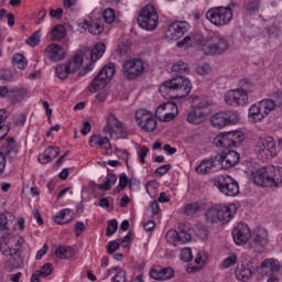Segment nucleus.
Wrapping results in <instances>:
<instances>
[{"label":"nucleus","mask_w":282,"mask_h":282,"mask_svg":"<svg viewBox=\"0 0 282 282\" xmlns=\"http://www.w3.org/2000/svg\"><path fill=\"white\" fill-rule=\"evenodd\" d=\"M89 145L93 149H106V151H108V153H113V148L111 147L109 139L106 137H101V135L90 137Z\"/></svg>","instance_id":"obj_24"},{"label":"nucleus","mask_w":282,"mask_h":282,"mask_svg":"<svg viewBox=\"0 0 282 282\" xmlns=\"http://www.w3.org/2000/svg\"><path fill=\"white\" fill-rule=\"evenodd\" d=\"M55 256L58 259H72V257H74V249L69 246L58 247L55 251Z\"/></svg>","instance_id":"obj_40"},{"label":"nucleus","mask_w":282,"mask_h":282,"mask_svg":"<svg viewBox=\"0 0 282 282\" xmlns=\"http://www.w3.org/2000/svg\"><path fill=\"white\" fill-rule=\"evenodd\" d=\"M117 231H118V220L116 219L109 220L106 235L108 237H111V235H116Z\"/></svg>","instance_id":"obj_54"},{"label":"nucleus","mask_w":282,"mask_h":282,"mask_svg":"<svg viewBox=\"0 0 282 282\" xmlns=\"http://www.w3.org/2000/svg\"><path fill=\"white\" fill-rule=\"evenodd\" d=\"M225 118L227 120V126L237 124L241 121V117L237 111H225Z\"/></svg>","instance_id":"obj_46"},{"label":"nucleus","mask_w":282,"mask_h":282,"mask_svg":"<svg viewBox=\"0 0 282 282\" xmlns=\"http://www.w3.org/2000/svg\"><path fill=\"white\" fill-rule=\"evenodd\" d=\"M113 74H116V64L109 63L104 66L88 87L90 94H96V91H100V89L107 87L109 80L113 78Z\"/></svg>","instance_id":"obj_9"},{"label":"nucleus","mask_w":282,"mask_h":282,"mask_svg":"<svg viewBox=\"0 0 282 282\" xmlns=\"http://www.w3.org/2000/svg\"><path fill=\"white\" fill-rule=\"evenodd\" d=\"M213 113V100L207 96H196L192 101V110L187 113L189 124H202Z\"/></svg>","instance_id":"obj_2"},{"label":"nucleus","mask_w":282,"mask_h":282,"mask_svg":"<svg viewBox=\"0 0 282 282\" xmlns=\"http://www.w3.org/2000/svg\"><path fill=\"white\" fill-rule=\"evenodd\" d=\"M256 152L260 160H273L279 154L276 141L272 137H260L257 141Z\"/></svg>","instance_id":"obj_8"},{"label":"nucleus","mask_w":282,"mask_h":282,"mask_svg":"<svg viewBox=\"0 0 282 282\" xmlns=\"http://www.w3.org/2000/svg\"><path fill=\"white\" fill-rule=\"evenodd\" d=\"M208 261V252L205 250H200L197 252L196 258H195V263L197 267H194L192 272H197L199 268H203V265Z\"/></svg>","instance_id":"obj_39"},{"label":"nucleus","mask_w":282,"mask_h":282,"mask_svg":"<svg viewBox=\"0 0 282 282\" xmlns=\"http://www.w3.org/2000/svg\"><path fill=\"white\" fill-rule=\"evenodd\" d=\"M274 111V101L270 99H263L257 104H253L249 108V120L250 122H261L268 118V115Z\"/></svg>","instance_id":"obj_10"},{"label":"nucleus","mask_w":282,"mask_h":282,"mask_svg":"<svg viewBox=\"0 0 282 282\" xmlns=\"http://www.w3.org/2000/svg\"><path fill=\"white\" fill-rule=\"evenodd\" d=\"M230 47V40L223 34H215L205 39L200 44V50L205 56H221L228 52Z\"/></svg>","instance_id":"obj_5"},{"label":"nucleus","mask_w":282,"mask_h":282,"mask_svg":"<svg viewBox=\"0 0 282 282\" xmlns=\"http://www.w3.org/2000/svg\"><path fill=\"white\" fill-rule=\"evenodd\" d=\"M238 261V257L236 253L228 256L221 263L223 268L228 270V268H232V265H236Z\"/></svg>","instance_id":"obj_52"},{"label":"nucleus","mask_w":282,"mask_h":282,"mask_svg":"<svg viewBox=\"0 0 282 282\" xmlns=\"http://www.w3.org/2000/svg\"><path fill=\"white\" fill-rule=\"evenodd\" d=\"M104 133L109 135L111 140H124L127 138V129L113 115H109Z\"/></svg>","instance_id":"obj_12"},{"label":"nucleus","mask_w":282,"mask_h":282,"mask_svg":"<svg viewBox=\"0 0 282 282\" xmlns=\"http://www.w3.org/2000/svg\"><path fill=\"white\" fill-rule=\"evenodd\" d=\"M135 122L141 131L153 133L158 129V118L155 115L147 109H140L135 112Z\"/></svg>","instance_id":"obj_11"},{"label":"nucleus","mask_w":282,"mask_h":282,"mask_svg":"<svg viewBox=\"0 0 282 282\" xmlns=\"http://www.w3.org/2000/svg\"><path fill=\"white\" fill-rule=\"evenodd\" d=\"M24 239L19 236L4 238L0 243V250L4 257H14L23 247Z\"/></svg>","instance_id":"obj_16"},{"label":"nucleus","mask_w":282,"mask_h":282,"mask_svg":"<svg viewBox=\"0 0 282 282\" xmlns=\"http://www.w3.org/2000/svg\"><path fill=\"white\" fill-rule=\"evenodd\" d=\"M13 79H14V75H12V70L6 69V68L0 69V80L12 83Z\"/></svg>","instance_id":"obj_56"},{"label":"nucleus","mask_w":282,"mask_h":282,"mask_svg":"<svg viewBox=\"0 0 282 282\" xmlns=\"http://www.w3.org/2000/svg\"><path fill=\"white\" fill-rule=\"evenodd\" d=\"M105 50H107V47L105 46V43H97L90 53L91 63H96V61H99V58H102V55L105 54Z\"/></svg>","instance_id":"obj_38"},{"label":"nucleus","mask_w":282,"mask_h":282,"mask_svg":"<svg viewBox=\"0 0 282 282\" xmlns=\"http://www.w3.org/2000/svg\"><path fill=\"white\" fill-rule=\"evenodd\" d=\"M55 74L57 78L61 80H65L69 74H72V70H69V66H67L66 63L58 64L55 68Z\"/></svg>","instance_id":"obj_42"},{"label":"nucleus","mask_w":282,"mask_h":282,"mask_svg":"<svg viewBox=\"0 0 282 282\" xmlns=\"http://www.w3.org/2000/svg\"><path fill=\"white\" fill-rule=\"evenodd\" d=\"M165 239L167 243H171L172 246H180L178 231L175 229L167 230L165 235Z\"/></svg>","instance_id":"obj_43"},{"label":"nucleus","mask_w":282,"mask_h":282,"mask_svg":"<svg viewBox=\"0 0 282 282\" xmlns=\"http://www.w3.org/2000/svg\"><path fill=\"white\" fill-rule=\"evenodd\" d=\"M269 100H271V102H273L274 108L281 107L282 106V93H274L272 95V99H269Z\"/></svg>","instance_id":"obj_64"},{"label":"nucleus","mask_w":282,"mask_h":282,"mask_svg":"<svg viewBox=\"0 0 282 282\" xmlns=\"http://www.w3.org/2000/svg\"><path fill=\"white\" fill-rule=\"evenodd\" d=\"M205 17L216 28H224L232 21V9L230 7H215L209 9Z\"/></svg>","instance_id":"obj_7"},{"label":"nucleus","mask_w":282,"mask_h":282,"mask_svg":"<svg viewBox=\"0 0 282 282\" xmlns=\"http://www.w3.org/2000/svg\"><path fill=\"white\" fill-rule=\"evenodd\" d=\"M28 45L31 47H36L41 43V30L35 31L28 40Z\"/></svg>","instance_id":"obj_51"},{"label":"nucleus","mask_w":282,"mask_h":282,"mask_svg":"<svg viewBox=\"0 0 282 282\" xmlns=\"http://www.w3.org/2000/svg\"><path fill=\"white\" fill-rule=\"evenodd\" d=\"M215 144L216 147H219L220 149H232L235 148V144L232 143V139L230 138V134L228 132H221L215 138Z\"/></svg>","instance_id":"obj_29"},{"label":"nucleus","mask_w":282,"mask_h":282,"mask_svg":"<svg viewBox=\"0 0 282 282\" xmlns=\"http://www.w3.org/2000/svg\"><path fill=\"white\" fill-rule=\"evenodd\" d=\"M240 87L228 90L225 94V102L229 107H246L248 105V95L254 91V84L250 79H242Z\"/></svg>","instance_id":"obj_3"},{"label":"nucleus","mask_w":282,"mask_h":282,"mask_svg":"<svg viewBox=\"0 0 282 282\" xmlns=\"http://www.w3.org/2000/svg\"><path fill=\"white\" fill-rule=\"evenodd\" d=\"M262 272L272 276L275 272H279V261L274 259H265L261 264Z\"/></svg>","instance_id":"obj_32"},{"label":"nucleus","mask_w":282,"mask_h":282,"mask_svg":"<svg viewBox=\"0 0 282 282\" xmlns=\"http://www.w3.org/2000/svg\"><path fill=\"white\" fill-rule=\"evenodd\" d=\"M236 279L238 281H250L252 278V270L249 269L248 264L238 263L235 270Z\"/></svg>","instance_id":"obj_27"},{"label":"nucleus","mask_w":282,"mask_h":282,"mask_svg":"<svg viewBox=\"0 0 282 282\" xmlns=\"http://www.w3.org/2000/svg\"><path fill=\"white\" fill-rule=\"evenodd\" d=\"M25 98H28V88L25 87H17L9 93L11 102H21V100H25Z\"/></svg>","instance_id":"obj_30"},{"label":"nucleus","mask_w":282,"mask_h":282,"mask_svg":"<svg viewBox=\"0 0 282 282\" xmlns=\"http://www.w3.org/2000/svg\"><path fill=\"white\" fill-rule=\"evenodd\" d=\"M234 241L237 246H246L248 241H250V237H252V232L250 231V227L246 224L240 223L238 224L232 232Z\"/></svg>","instance_id":"obj_19"},{"label":"nucleus","mask_w":282,"mask_h":282,"mask_svg":"<svg viewBox=\"0 0 282 282\" xmlns=\"http://www.w3.org/2000/svg\"><path fill=\"white\" fill-rule=\"evenodd\" d=\"M112 282H127V272L119 270L115 276L111 278Z\"/></svg>","instance_id":"obj_63"},{"label":"nucleus","mask_w":282,"mask_h":282,"mask_svg":"<svg viewBox=\"0 0 282 282\" xmlns=\"http://www.w3.org/2000/svg\"><path fill=\"white\" fill-rule=\"evenodd\" d=\"M188 32V22L186 21H176L169 25L165 36L169 41H178Z\"/></svg>","instance_id":"obj_17"},{"label":"nucleus","mask_w":282,"mask_h":282,"mask_svg":"<svg viewBox=\"0 0 282 282\" xmlns=\"http://www.w3.org/2000/svg\"><path fill=\"white\" fill-rule=\"evenodd\" d=\"M67 36V30L65 29V25L57 24L53 26L51 30V39L52 41H61Z\"/></svg>","instance_id":"obj_35"},{"label":"nucleus","mask_w":282,"mask_h":282,"mask_svg":"<svg viewBox=\"0 0 282 282\" xmlns=\"http://www.w3.org/2000/svg\"><path fill=\"white\" fill-rule=\"evenodd\" d=\"M210 124L214 129H224L228 127V121L226 119V112H217L210 117Z\"/></svg>","instance_id":"obj_31"},{"label":"nucleus","mask_w":282,"mask_h":282,"mask_svg":"<svg viewBox=\"0 0 282 282\" xmlns=\"http://www.w3.org/2000/svg\"><path fill=\"white\" fill-rule=\"evenodd\" d=\"M137 22L142 30H147L148 32L156 30L160 23V15H158L155 7L153 4H147L139 13Z\"/></svg>","instance_id":"obj_6"},{"label":"nucleus","mask_w":282,"mask_h":282,"mask_svg":"<svg viewBox=\"0 0 282 282\" xmlns=\"http://www.w3.org/2000/svg\"><path fill=\"white\" fill-rule=\"evenodd\" d=\"M118 52H119L120 56H127V54H129V52H131V43H129V42L121 43L118 47Z\"/></svg>","instance_id":"obj_60"},{"label":"nucleus","mask_w":282,"mask_h":282,"mask_svg":"<svg viewBox=\"0 0 282 282\" xmlns=\"http://www.w3.org/2000/svg\"><path fill=\"white\" fill-rule=\"evenodd\" d=\"M53 219L55 224H58L59 226L69 224L74 219V210L70 208L62 209L54 216Z\"/></svg>","instance_id":"obj_26"},{"label":"nucleus","mask_w":282,"mask_h":282,"mask_svg":"<svg viewBox=\"0 0 282 282\" xmlns=\"http://www.w3.org/2000/svg\"><path fill=\"white\" fill-rule=\"evenodd\" d=\"M36 272L40 273L41 279H46V276L52 274V264L45 263L40 270H36Z\"/></svg>","instance_id":"obj_57"},{"label":"nucleus","mask_w":282,"mask_h":282,"mask_svg":"<svg viewBox=\"0 0 282 282\" xmlns=\"http://www.w3.org/2000/svg\"><path fill=\"white\" fill-rule=\"evenodd\" d=\"M192 240H193V236H191V234H188V230L180 227L178 246H182L184 243H191Z\"/></svg>","instance_id":"obj_45"},{"label":"nucleus","mask_w":282,"mask_h":282,"mask_svg":"<svg viewBox=\"0 0 282 282\" xmlns=\"http://www.w3.org/2000/svg\"><path fill=\"white\" fill-rule=\"evenodd\" d=\"M261 6V2L259 1H251L248 2L245 8L247 10V12H249V14H257V12H259V8Z\"/></svg>","instance_id":"obj_53"},{"label":"nucleus","mask_w":282,"mask_h":282,"mask_svg":"<svg viewBox=\"0 0 282 282\" xmlns=\"http://www.w3.org/2000/svg\"><path fill=\"white\" fill-rule=\"evenodd\" d=\"M239 153L237 151L229 150L227 152H221L216 155L218 162V167L221 169H232L239 163Z\"/></svg>","instance_id":"obj_18"},{"label":"nucleus","mask_w":282,"mask_h":282,"mask_svg":"<svg viewBox=\"0 0 282 282\" xmlns=\"http://www.w3.org/2000/svg\"><path fill=\"white\" fill-rule=\"evenodd\" d=\"M58 153H61L58 147H48L44 150L43 154L39 155V162H41V164H47L52 162V160H56Z\"/></svg>","instance_id":"obj_25"},{"label":"nucleus","mask_w":282,"mask_h":282,"mask_svg":"<svg viewBox=\"0 0 282 282\" xmlns=\"http://www.w3.org/2000/svg\"><path fill=\"white\" fill-rule=\"evenodd\" d=\"M8 226H10V220L6 214H0V237H3V230H8Z\"/></svg>","instance_id":"obj_59"},{"label":"nucleus","mask_w":282,"mask_h":282,"mask_svg":"<svg viewBox=\"0 0 282 282\" xmlns=\"http://www.w3.org/2000/svg\"><path fill=\"white\" fill-rule=\"evenodd\" d=\"M104 21L106 23H113V21H116V11H113V9H106L104 11Z\"/></svg>","instance_id":"obj_58"},{"label":"nucleus","mask_w":282,"mask_h":282,"mask_svg":"<svg viewBox=\"0 0 282 282\" xmlns=\"http://www.w3.org/2000/svg\"><path fill=\"white\" fill-rule=\"evenodd\" d=\"M196 74L203 78H208V76L213 75V68L208 64H203L196 67Z\"/></svg>","instance_id":"obj_48"},{"label":"nucleus","mask_w":282,"mask_h":282,"mask_svg":"<svg viewBox=\"0 0 282 282\" xmlns=\"http://www.w3.org/2000/svg\"><path fill=\"white\" fill-rule=\"evenodd\" d=\"M145 188L150 197H158V188H160V185L156 181H149L145 185Z\"/></svg>","instance_id":"obj_50"},{"label":"nucleus","mask_w":282,"mask_h":282,"mask_svg":"<svg viewBox=\"0 0 282 282\" xmlns=\"http://www.w3.org/2000/svg\"><path fill=\"white\" fill-rule=\"evenodd\" d=\"M144 69H147V64H144V61L140 58H130L122 65L123 76L129 80H133L138 78V76H142V74H144Z\"/></svg>","instance_id":"obj_15"},{"label":"nucleus","mask_w":282,"mask_h":282,"mask_svg":"<svg viewBox=\"0 0 282 282\" xmlns=\"http://www.w3.org/2000/svg\"><path fill=\"white\" fill-rule=\"evenodd\" d=\"M184 210H185V215H188V216L196 215V213H199V210H202V204L199 203L187 204L185 205Z\"/></svg>","instance_id":"obj_49"},{"label":"nucleus","mask_w":282,"mask_h":282,"mask_svg":"<svg viewBox=\"0 0 282 282\" xmlns=\"http://www.w3.org/2000/svg\"><path fill=\"white\" fill-rule=\"evenodd\" d=\"M147 155H149V149L144 145L140 147L138 150V156H139V162H141V164H145Z\"/></svg>","instance_id":"obj_61"},{"label":"nucleus","mask_w":282,"mask_h":282,"mask_svg":"<svg viewBox=\"0 0 282 282\" xmlns=\"http://www.w3.org/2000/svg\"><path fill=\"white\" fill-rule=\"evenodd\" d=\"M213 171H220L217 156L205 159L195 167L197 175H207V173H213Z\"/></svg>","instance_id":"obj_20"},{"label":"nucleus","mask_w":282,"mask_h":282,"mask_svg":"<svg viewBox=\"0 0 282 282\" xmlns=\"http://www.w3.org/2000/svg\"><path fill=\"white\" fill-rule=\"evenodd\" d=\"M215 186L227 197H235L239 195V183L230 175H220L215 178Z\"/></svg>","instance_id":"obj_14"},{"label":"nucleus","mask_w":282,"mask_h":282,"mask_svg":"<svg viewBox=\"0 0 282 282\" xmlns=\"http://www.w3.org/2000/svg\"><path fill=\"white\" fill-rule=\"evenodd\" d=\"M263 178H257L259 186H279L282 184V167L276 165H268L262 170Z\"/></svg>","instance_id":"obj_13"},{"label":"nucleus","mask_w":282,"mask_h":282,"mask_svg":"<svg viewBox=\"0 0 282 282\" xmlns=\"http://www.w3.org/2000/svg\"><path fill=\"white\" fill-rule=\"evenodd\" d=\"M177 113H180V108L174 102H167L166 111L160 120L161 122H171V120L177 118Z\"/></svg>","instance_id":"obj_28"},{"label":"nucleus","mask_w":282,"mask_h":282,"mask_svg":"<svg viewBox=\"0 0 282 282\" xmlns=\"http://www.w3.org/2000/svg\"><path fill=\"white\" fill-rule=\"evenodd\" d=\"M44 55L52 63H58L65 58V48L59 44H51L45 48Z\"/></svg>","instance_id":"obj_21"},{"label":"nucleus","mask_w":282,"mask_h":282,"mask_svg":"<svg viewBox=\"0 0 282 282\" xmlns=\"http://www.w3.org/2000/svg\"><path fill=\"white\" fill-rule=\"evenodd\" d=\"M118 182V177L116 174H108L104 178V183L98 186L99 191H111L113 186H116V183Z\"/></svg>","instance_id":"obj_37"},{"label":"nucleus","mask_w":282,"mask_h":282,"mask_svg":"<svg viewBox=\"0 0 282 282\" xmlns=\"http://www.w3.org/2000/svg\"><path fill=\"white\" fill-rule=\"evenodd\" d=\"M191 45H193V37L191 35L185 36L176 43V47H191Z\"/></svg>","instance_id":"obj_62"},{"label":"nucleus","mask_w":282,"mask_h":282,"mask_svg":"<svg viewBox=\"0 0 282 282\" xmlns=\"http://www.w3.org/2000/svg\"><path fill=\"white\" fill-rule=\"evenodd\" d=\"M68 69L70 74H76L83 67V55L76 54L74 55L67 63Z\"/></svg>","instance_id":"obj_34"},{"label":"nucleus","mask_w":282,"mask_h":282,"mask_svg":"<svg viewBox=\"0 0 282 282\" xmlns=\"http://www.w3.org/2000/svg\"><path fill=\"white\" fill-rule=\"evenodd\" d=\"M263 171H265V166L261 167L259 164L254 163V162H247L246 163V170L245 173H247V175H250V177L253 178L254 184H257L259 186V181L258 180H263L264 177V173Z\"/></svg>","instance_id":"obj_22"},{"label":"nucleus","mask_w":282,"mask_h":282,"mask_svg":"<svg viewBox=\"0 0 282 282\" xmlns=\"http://www.w3.org/2000/svg\"><path fill=\"white\" fill-rule=\"evenodd\" d=\"M88 32L89 34H94V35L102 34V32H105V24H102V21L98 19L96 20L90 19V22L88 25Z\"/></svg>","instance_id":"obj_36"},{"label":"nucleus","mask_w":282,"mask_h":282,"mask_svg":"<svg viewBox=\"0 0 282 282\" xmlns=\"http://www.w3.org/2000/svg\"><path fill=\"white\" fill-rule=\"evenodd\" d=\"M254 241L261 246H265V243H268V230L258 229L254 234Z\"/></svg>","instance_id":"obj_47"},{"label":"nucleus","mask_w":282,"mask_h":282,"mask_svg":"<svg viewBox=\"0 0 282 282\" xmlns=\"http://www.w3.org/2000/svg\"><path fill=\"white\" fill-rule=\"evenodd\" d=\"M235 215H237V206L235 204L214 205L206 209L205 219L207 224H228Z\"/></svg>","instance_id":"obj_4"},{"label":"nucleus","mask_w":282,"mask_h":282,"mask_svg":"<svg viewBox=\"0 0 282 282\" xmlns=\"http://www.w3.org/2000/svg\"><path fill=\"white\" fill-rule=\"evenodd\" d=\"M1 151L3 155H9V158H17L19 149L17 148V142H14V139H9L6 144L1 147Z\"/></svg>","instance_id":"obj_33"},{"label":"nucleus","mask_w":282,"mask_h":282,"mask_svg":"<svg viewBox=\"0 0 282 282\" xmlns=\"http://www.w3.org/2000/svg\"><path fill=\"white\" fill-rule=\"evenodd\" d=\"M12 64L13 67H17L18 69H25L28 67V59L23 54L17 53L13 55Z\"/></svg>","instance_id":"obj_41"},{"label":"nucleus","mask_w":282,"mask_h":282,"mask_svg":"<svg viewBox=\"0 0 282 282\" xmlns=\"http://www.w3.org/2000/svg\"><path fill=\"white\" fill-rule=\"evenodd\" d=\"M188 72H191L188 64L182 61L173 64L171 74L176 77L164 82L160 86L159 91L161 96L166 99L186 98L191 94V89H193L191 80L184 77V74H188Z\"/></svg>","instance_id":"obj_1"},{"label":"nucleus","mask_w":282,"mask_h":282,"mask_svg":"<svg viewBox=\"0 0 282 282\" xmlns=\"http://www.w3.org/2000/svg\"><path fill=\"white\" fill-rule=\"evenodd\" d=\"M150 276L151 279H154V281H169L170 279H173L175 276V271H173L172 268H152L150 270Z\"/></svg>","instance_id":"obj_23"},{"label":"nucleus","mask_w":282,"mask_h":282,"mask_svg":"<svg viewBox=\"0 0 282 282\" xmlns=\"http://www.w3.org/2000/svg\"><path fill=\"white\" fill-rule=\"evenodd\" d=\"M180 259H181V261H184L185 263H188V261H191L193 259V251L191 250V248L182 249L181 254H180Z\"/></svg>","instance_id":"obj_55"},{"label":"nucleus","mask_w":282,"mask_h":282,"mask_svg":"<svg viewBox=\"0 0 282 282\" xmlns=\"http://www.w3.org/2000/svg\"><path fill=\"white\" fill-rule=\"evenodd\" d=\"M228 133H229V138H231V142L234 147L241 144V142H243L245 140V134L242 131L234 130V131H229Z\"/></svg>","instance_id":"obj_44"}]
</instances>
